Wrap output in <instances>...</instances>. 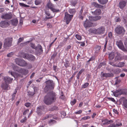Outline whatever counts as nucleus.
Segmentation results:
<instances>
[{"instance_id":"nucleus-1","label":"nucleus","mask_w":127,"mask_h":127,"mask_svg":"<svg viewBox=\"0 0 127 127\" xmlns=\"http://www.w3.org/2000/svg\"><path fill=\"white\" fill-rule=\"evenodd\" d=\"M56 99V93L51 91L48 93L44 96L43 101L46 104L49 105H51L55 102Z\"/></svg>"},{"instance_id":"nucleus-2","label":"nucleus","mask_w":127,"mask_h":127,"mask_svg":"<svg viewBox=\"0 0 127 127\" xmlns=\"http://www.w3.org/2000/svg\"><path fill=\"white\" fill-rule=\"evenodd\" d=\"M45 83L46 84V86L44 89L45 92H46L49 90H53L54 89V83L52 80H49L46 81Z\"/></svg>"},{"instance_id":"nucleus-3","label":"nucleus","mask_w":127,"mask_h":127,"mask_svg":"<svg viewBox=\"0 0 127 127\" xmlns=\"http://www.w3.org/2000/svg\"><path fill=\"white\" fill-rule=\"evenodd\" d=\"M90 31L92 33L96 34H101L104 33L105 31V28L104 27L102 26L96 29H90Z\"/></svg>"},{"instance_id":"nucleus-4","label":"nucleus","mask_w":127,"mask_h":127,"mask_svg":"<svg viewBox=\"0 0 127 127\" xmlns=\"http://www.w3.org/2000/svg\"><path fill=\"white\" fill-rule=\"evenodd\" d=\"M115 31L118 34L123 35L125 33V30L124 28L120 26H118L115 29Z\"/></svg>"},{"instance_id":"nucleus-5","label":"nucleus","mask_w":127,"mask_h":127,"mask_svg":"<svg viewBox=\"0 0 127 127\" xmlns=\"http://www.w3.org/2000/svg\"><path fill=\"white\" fill-rule=\"evenodd\" d=\"M46 6L49 9H51L53 12H58L60 11L59 9H56L54 8V5L53 4L50 0L47 2Z\"/></svg>"},{"instance_id":"nucleus-6","label":"nucleus","mask_w":127,"mask_h":127,"mask_svg":"<svg viewBox=\"0 0 127 127\" xmlns=\"http://www.w3.org/2000/svg\"><path fill=\"white\" fill-rule=\"evenodd\" d=\"M73 17V15H70L67 12L65 13L64 20L66 21V24H68Z\"/></svg>"},{"instance_id":"nucleus-7","label":"nucleus","mask_w":127,"mask_h":127,"mask_svg":"<svg viewBox=\"0 0 127 127\" xmlns=\"http://www.w3.org/2000/svg\"><path fill=\"white\" fill-rule=\"evenodd\" d=\"M12 38H7L5 40V41L4 44V47H9L11 45V42Z\"/></svg>"},{"instance_id":"nucleus-8","label":"nucleus","mask_w":127,"mask_h":127,"mask_svg":"<svg viewBox=\"0 0 127 127\" xmlns=\"http://www.w3.org/2000/svg\"><path fill=\"white\" fill-rule=\"evenodd\" d=\"M23 57L28 60L32 61H34L35 59V57L32 55L28 54L23 53Z\"/></svg>"},{"instance_id":"nucleus-9","label":"nucleus","mask_w":127,"mask_h":127,"mask_svg":"<svg viewBox=\"0 0 127 127\" xmlns=\"http://www.w3.org/2000/svg\"><path fill=\"white\" fill-rule=\"evenodd\" d=\"M116 44L118 47L123 51L124 52H127V50L125 48L121 41H117L116 42Z\"/></svg>"},{"instance_id":"nucleus-10","label":"nucleus","mask_w":127,"mask_h":127,"mask_svg":"<svg viewBox=\"0 0 127 127\" xmlns=\"http://www.w3.org/2000/svg\"><path fill=\"white\" fill-rule=\"evenodd\" d=\"M12 14L11 13L3 14L1 17V18L5 19H10L12 17Z\"/></svg>"},{"instance_id":"nucleus-11","label":"nucleus","mask_w":127,"mask_h":127,"mask_svg":"<svg viewBox=\"0 0 127 127\" xmlns=\"http://www.w3.org/2000/svg\"><path fill=\"white\" fill-rule=\"evenodd\" d=\"M36 48L35 53L37 54L40 55L42 54L43 52L42 46L39 44H38Z\"/></svg>"},{"instance_id":"nucleus-12","label":"nucleus","mask_w":127,"mask_h":127,"mask_svg":"<svg viewBox=\"0 0 127 127\" xmlns=\"http://www.w3.org/2000/svg\"><path fill=\"white\" fill-rule=\"evenodd\" d=\"M44 107L43 106H40L37 107L36 110L37 114L39 115H41L43 114L42 111H44Z\"/></svg>"},{"instance_id":"nucleus-13","label":"nucleus","mask_w":127,"mask_h":127,"mask_svg":"<svg viewBox=\"0 0 127 127\" xmlns=\"http://www.w3.org/2000/svg\"><path fill=\"white\" fill-rule=\"evenodd\" d=\"M28 70L23 69H20V73L19 74H18V77H22V76L21 75L20 73H21L22 74H24L25 75H26L28 73Z\"/></svg>"},{"instance_id":"nucleus-14","label":"nucleus","mask_w":127,"mask_h":127,"mask_svg":"<svg viewBox=\"0 0 127 127\" xmlns=\"http://www.w3.org/2000/svg\"><path fill=\"white\" fill-rule=\"evenodd\" d=\"M101 77H105L106 78H108L111 77H113V74L112 73H104L103 72L101 73Z\"/></svg>"},{"instance_id":"nucleus-15","label":"nucleus","mask_w":127,"mask_h":127,"mask_svg":"<svg viewBox=\"0 0 127 127\" xmlns=\"http://www.w3.org/2000/svg\"><path fill=\"white\" fill-rule=\"evenodd\" d=\"M126 1L123 0H122L120 2L119 6L120 9H123L126 6Z\"/></svg>"},{"instance_id":"nucleus-16","label":"nucleus","mask_w":127,"mask_h":127,"mask_svg":"<svg viewBox=\"0 0 127 127\" xmlns=\"http://www.w3.org/2000/svg\"><path fill=\"white\" fill-rule=\"evenodd\" d=\"M1 87L2 89L5 90H7L10 88L9 85L6 83H2L1 85Z\"/></svg>"},{"instance_id":"nucleus-17","label":"nucleus","mask_w":127,"mask_h":127,"mask_svg":"<svg viewBox=\"0 0 127 127\" xmlns=\"http://www.w3.org/2000/svg\"><path fill=\"white\" fill-rule=\"evenodd\" d=\"M93 23L88 20H87L84 22V26L86 28L87 27H90L92 26Z\"/></svg>"},{"instance_id":"nucleus-18","label":"nucleus","mask_w":127,"mask_h":127,"mask_svg":"<svg viewBox=\"0 0 127 127\" xmlns=\"http://www.w3.org/2000/svg\"><path fill=\"white\" fill-rule=\"evenodd\" d=\"M8 23L5 21H1L0 23V26L2 28H5L8 26Z\"/></svg>"},{"instance_id":"nucleus-19","label":"nucleus","mask_w":127,"mask_h":127,"mask_svg":"<svg viewBox=\"0 0 127 127\" xmlns=\"http://www.w3.org/2000/svg\"><path fill=\"white\" fill-rule=\"evenodd\" d=\"M113 93L114 96L116 97H117L119 96L122 95V93H121V89H120L117 90L113 92Z\"/></svg>"},{"instance_id":"nucleus-20","label":"nucleus","mask_w":127,"mask_h":127,"mask_svg":"<svg viewBox=\"0 0 127 127\" xmlns=\"http://www.w3.org/2000/svg\"><path fill=\"white\" fill-rule=\"evenodd\" d=\"M13 79L8 76H5L4 77V80L6 83H11Z\"/></svg>"},{"instance_id":"nucleus-21","label":"nucleus","mask_w":127,"mask_h":127,"mask_svg":"<svg viewBox=\"0 0 127 127\" xmlns=\"http://www.w3.org/2000/svg\"><path fill=\"white\" fill-rule=\"evenodd\" d=\"M122 59V57L121 54L119 53H117V55L114 58L115 61H120Z\"/></svg>"},{"instance_id":"nucleus-22","label":"nucleus","mask_w":127,"mask_h":127,"mask_svg":"<svg viewBox=\"0 0 127 127\" xmlns=\"http://www.w3.org/2000/svg\"><path fill=\"white\" fill-rule=\"evenodd\" d=\"M92 13L94 15H99L101 14V10L99 9H97L94 11H92Z\"/></svg>"},{"instance_id":"nucleus-23","label":"nucleus","mask_w":127,"mask_h":127,"mask_svg":"<svg viewBox=\"0 0 127 127\" xmlns=\"http://www.w3.org/2000/svg\"><path fill=\"white\" fill-rule=\"evenodd\" d=\"M102 122L104 123L103 124V125H105L106 124L108 125L110 123H112L113 122V121L111 120H108V119H105Z\"/></svg>"},{"instance_id":"nucleus-24","label":"nucleus","mask_w":127,"mask_h":127,"mask_svg":"<svg viewBox=\"0 0 127 127\" xmlns=\"http://www.w3.org/2000/svg\"><path fill=\"white\" fill-rule=\"evenodd\" d=\"M122 125V123H118L116 124H110L108 127H118L120 126H121Z\"/></svg>"},{"instance_id":"nucleus-25","label":"nucleus","mask_w":127,"mask_h":127,"mask_svg":"<svg viewBox=\"0 0 127 127\" xmlns=\"http://www.w3.org/2000/svg\"><path fill=\"white\" fill-rule=\"evenodd\" d=\"M92 5H93L95 7L97 8H101L103 7V6L95 2H93L92 3Z\"/></svg>"},{"instance_id":"nucleus-26","label":"nucleus","mask_w":127,"mask_h":127,"mask_svg":"<svg viewBox=\"0 0 127 127\" xmlns=\"http://www.w3.org/2000/svg\"><path fill=\"white\" fill-rule=\"evenodd\" d=\"M12 25L13 26H17L18 23V21L17 19H14L11 20Z\"/></svg>"},{"instance_id":"nucleus-27","label":"nucleus","mask_w":127,"mask_h":127,"mask_svg":"<svg viewBox=\"0 0 127 127\" xmlns=\"http://www.w3.org/2000/svg\"><path fill=\"white\" fill-rule=\"evenodd\" d=\"M68 12L71 15H73L76 12V11L75 9H70V8L68 10Z\"/></svg>"},{"instance_id":"nucleus-28","label":"nucleus","mask_w":127,"mask_h":127,"mask_svg":"<svg viewBox=\"0 0 127 127\" xmlns=\"http://www.w3.org/2000/svg\"><path fill=\"white\" fill-rule=\"evenodd\" d=\"M27 65V64L25 61L21 59L19 65L21 66H25Z\"/></svg>"},{"instance_id":"nucleus-29","label":"nucleus","mask_w":127,"mask_h":127,"mask_svg":"<svg viewBox=\"0 0 127 127\" xmlns=\"http://www.w3.org/2000/svg\"><path fill=\"white\" fill-rule=\"evenodd\" d=\"M125 64V63L124 62H120L117 65V67H123Z\"/></svg>"},{"instance_id":"nucleus-30","label":"nucleus","mask_w":127,"mask_h":127,"mask_svg":"<svg viewBox=\"0 0 127 127\" xmlns=\"http://www.w3.org/2000/svg\"><path fill=\"white\" fill-rule=\"evenodd\" d=\"M21 69L18 67L15 66H14L13 67V69L14 71H17L19 72H20V70Z\"/></svg>"},{"instance_id":"nucleus-31","label":"nucleus","mask_w":127,"mask_h":127,"mask_svg":"<svg viewBox=\"0 0 127 127\" xmlns=\"http://www.w3.org/2000/svg\"><path fill=\"white\" fill-rule=\"evenodd\" d=\"M121 93L122 94L127 95V90L126 89H121Z\"/></svg>"},{"instance_id":"nucleus-32","label":"nucleus","mask_w":127,"mask_h":127,"mask_svg":"<svg viewBox=\"0 0 127 127\" xmlns=\"http://www.w3.org/2000/svg\"><path fill=\"white\" fill-rule=\"evenodd\" d=\"M100 49V46L98 45H97L95 47V52L96 53H98Z\"/></svg>"},{"instance_id":"nucleus-33","label":"nucleus","mask_w":127,"mask_h":127,"mask_svg":"<svg viewBox=\"0 0 127 127\" xmlns=\"http://www.w3.org/2000/svg\"><path fill=\"white\" fill-rule=\"evenodd\" d=\"M99 2L101 4H104L108 1V0H98Z\"/></svg>"},{"instance_id":"nucleus-34","label":"nucleus","mask_w":127,"mask_h":127,"mask_svg":"<svg viewBox=\"0 0 127 127\" xmlns=\"http://www.w3.org/2000/svg\"><path fill=\"white\" fill-rule=\"evenodd\" d=\"M114 54H109V59L110 60H112L114 58Z\"/></svg>"},{"instance_id":"nucleus-35","label":"nucleus","mask_w":127,"mask_h":127,"mask_svg":"<svg viewBox=\"0 0 127 127\" xmlns=\"http://www.w3.org/2000/svg\"><path fill=\"white\" fill-rule=\"evenodd\" d=\"M21 60V59L16 58L15 60V62L18 65H19L20 63Z\"/></svg>"},{"instance_id":"nucleus-36","label":"nucleus","mask_w":127,"mask_h":127,"mask_svg":"<svg viewBox=\"0 0 127 127\" xmlns=\"http://www.w3.org/2000/svg\"><path fill=\"white\" fill-rule=\"evenodd\" d=\"M41 2V0H35V3L36 5L40 4Z\"/></svg>"},{"instance_id":"nucleus-37","label":"nucleus","mask_w":127,"mask_h":127,"mask_svg":"<svg viewBox=\"0 0 127 127\" xmlns=\"http://www.w3.org/2000/svg\"><path fill=\"white\" fill-rule=\"evenodd\" d=\"M76 38L79 40H81L82 39L81 36L78 34H76L75 35Z\"/></svg>"},{"instance_id":"nucleus-38","label":"nucleus","mask_w":127,"mask_h":127,"mask_svg":"<svg viewBox=\"0 0 127 127\" xmlns=\"http://www.w3.org/2000/svg\"><path fill=\"white\" fill-rule=\"evenodd\" d=\"M69 62L66 60H65V63L64 64V66L66 67H67L69 66Z\"/></svg>"},{"instance_id":"nucleus-39","label":"nucleus","mask_w":127,"mask_h":127,"mask_svg":"<svg viewBox=\"0 0 127 127\" xmlns=\"http://www.w3.org/2000/svg\"><path fill=\"white\" fill-rule=\"evenodd\" d=\"M71 4L72 6H75L77 3L76 0L72 1L71 2Z\"/></svg>"},{"instance_id":"nucleus-40","label":"nucleus","mask_w":127,"mask_h":127,"mask_svg":"<svg viewBox=\"0 0 127 127\" xmlns=\"http://www.w3.org/2000/svg\"><path fill=\"white\" fill-rule=\"evenodd\" d=\"M19 4L21 6L25 7H29L30 6L29 5H26L23 3H20Z\"/></svg>"},{"instance_id":"nucleus-41","label":"nucleus","mask_w":127,"mask_h":127,"mask_svg":"<svg viewBox=\"0 0 127 127\" xmlns=\"http://www.w3.org/2000/svg\"><path fill=\"white\" fill-rule=\"evenodd\" d=\"M95 21L100 19L101 18V17L99 16H95Z\"/></svg>"},{"instance_id":"nucleus-42","label":"nucleus","mask_w":127,"mask_h":127,"mask_svg":"<svg viewBox=\"0 0 127 127\" xmlns=\"http://www.w3.org/2000/svg\"><path fill=\"white\" fill-rule=\"evenodd\" d=\"M30 46L32 49H35L36 47L35 46V44L33 43H31L30 44Z\"/></svg>"},{"instance_id":"nucleus-43","label":"nucleus","mask_w":127,"mask_h":127,"mask_svg":"<svg viewBox=\"0 0 127 127\" xmlns=\"http://www.w3.org/2000/svg\"><path fill=\"white\" fill-rule=\"evenodd\" d=\"M106 63L105 62H102L100 63L98 66V68H100L102 65H105Z\"/></svg>"},{"instance_id":"nucleus-44","label":"nucleus","mask_w":127,"mask_h":127,"mask_svg":"<svg viewBox=\"0 0 127 127\" xmlns=\"http://www.w3.org/2000/svg\"><path fill=\"white\" fill-rule=\"evenodd\" d=\"M57 109L58 108L57 107L55 106H54L51 108H50L49 110L50 111H53L54 110H57Z\"/></svg>"},{"instance_id":"nucleus-45","label":"nucleus","mask_w":127,"mask_h":127,"mask_svg":"<svg viewBox=\"0 0 127 127\" xmlns=\"http://www.w3.org/2000/svg\"><path fill=\"white\" fill-rule=\"evenodd\" d=\"M28 95H30V96H33L35 94L34 92L29 91L28 92Z\"/></svg>"},{"instance_id":"nucleus-46","label":"nucleus","mask_w":127,"mask_h":127,"mask_svg":"<svg viewBox=\"0 0 127 127\" xmlns=\"http://www.w3.org/2000/svg\"><path fill=\"white\" fill-rule=\"evenodd\" d=\"M27 120V118L26 117H25L23 119L21 120L20 122L23 123H25L26 122Z\"/></svg>"},{"instance_id":"nucleus-47","label":"nucleus","mask_w":127,"mask_h":127,"mask_svg":"<svg viewBox=\"0 0 127 127\" xmlns=\"http://www.w3.org/2000/svg\"><path fill=\"white\" fill-rule=\"evenodd\" d=\"M95 17L89 16V20L91 21H95Z\"/></svg>"},{"instance_id":"nucleus-48","label":"nucleus","mask_w":127,"mask_h":127,"mask_svg":"<svg viewBox=\"0 0 127 127\" xmlns=\"http://www.w3.org/2000/svg\"><path fill=\"white\" fill-rule=\"evenodd\" d=\"M76 101V99H74L73 100L71 101L70 102L71 104V105H73L74 104Z\"/></svg>"},{"instance_id":"nucleus-49","label":"nucleus","mask_w":127,"mask_h":127,"mask_svg":"<svg viewBox=\"0 0 127 127\" xmlns=\"http://www.w3.org/2000/svg\"><path fill=\"white\" fill-rule=\"evenodd\" d=\"M107 99L113 102H116L115 100L112 97H108Z\"/></svg>"},{"instance_id":"nucleus-50","label":"nucleus","mask_w":127,"mask_h":127,"mask_svg":"<svg viewBox=\"0 0 127 127\" xmlns=\"http://www.w3.org/2000/svg\"><path fill=\"white\" fill-rule=\"evenodd\" d=\"M24 40V38L23 37L19 38L18 40V43H19L22 41Z\"/></svg>"},{"instance_id":"nucleus-51","label":"nucleus","mask_w":127,"mask_h":127,"mask_svg":"<svg viewBox=\"0 0 127 127\" xmlns=\"http://www.w3.org/2000/svg\"><path fill=\"white\" fill-rule=\"evenodd\" d=\"M89 84L88 83H86L84 84L83 86V87L84 88H85L87 87L89 85Z\"/></svg>"},{"instance_id":"nucleus-52","label":"nucleus","mask_w":127,"mask_h":127,"mask_svg":"<svg viewBox=\"0 0 127 127\" xmlns=\"http://www.w3.org/2000/svg\"><path fill=\"white\" fill-rule=\"evenodd\" d=\"M54 17V16H51L50 17H48L46 16L45 18L44 19V20L46 21L47 19H51L53 17Z\"/></svg>"},{"instance_id":"nucleus-53","label":"nucleus","mask_w":127,"mask_h":127,"mask_svg":"<svg viewBox=\"0 0 127 127\" xmlns=\"http://www.w3.org/2000/svg\"><path fill=\"white\" fill-rule=\"evenodd\" d=\"M14 53L13 52H11L7 54V56L8 57H11L12 55Z\"/></svg>"},{"instance_id":"nucleus-54","label":"nucleus","mask_w":127,"mask_h":127,"mask_svg":"<svg viewBox=\"0 0 127 127\" xmlns=\"http://www.w3.org/2000/svg\"><path fill=\"white\" fill-rule=\"evenodd\" d=\"M91 117L89 116H87L83 117L82 119L84 120H87L88 119H89Z\"/></svg>"},{"instance_id":"nucleus-55","label":"nucleus","mask_w":127,"mask_h":127,"mask_svg":"<svg viewBox=\"0 0 127 127\" xmlns=\"http://www.w3.org/2000/svg\"><path fill=\"white\" fill-rule=\"evenodd\" d=\"M115 19V21L116 22H119L121 21V19L119 17H116Z\"/></svg>"},{"instance_id":"nucleus-56","label":"nucleus","mask_w":127,"mask_h":127,"mask_svg":"<svg viewBox=\"0 0 127 127\" xmlns=\"http://www.w3.org/2000/svg\"><path fill=\"white\" fill-rule=\"evenodd\" d=\"M123 105L125 107L127 108V100L124 101L123 102Z\"/></svg>"},{"instance_id":"nucleus-57","label":"nucleus","mask_w":127,"mask_h":127,"mask_svg":"<svg viewBox=\"0 0 127 127\" xmlns=\"http://www.w3.org/2000/svg\"><path fill=\"white\" fill-rule=\"evenodd\" d=\"M31 104L30 102H27L25 104V105L27 107H29L31 105Z\"/></svg>"},{"instance_id":"nucleus-58","label":"nucleus","mask_w":127,"mask_h":127,"mask_svg":"<svg viewBox=\"0 0 127 127\" xmlns=\"http://www.w3.org/2000/svg\"><path fill=\"white\" fill-rule=\"evenodd\" d=\"M49 123H56V121L55 120H51L49 121Z\"/></svg>"},{"instance_id":"nucleus-59","label":"nucleus","mask_w":127,"mask_h":127,"mask_svg":"<svg viewBox=\"0 0 127 127\" xmlns=\"http://www.w3.org/2000/svg\"><path fill=\"white\" fill-rule=\"evenodd\" d=\"M64 44L63 42L60 43L58 47H59V48H61L63 46Z\"/></svg>"},{"instance_id":"nucleus-60","label":"nucleus","mask_w":127,"mask_h":127,"mask_svg":"<svg viewBox=\"0 0 127 127\" xmlns=\"http://www.w3.org/2000/svg\"><path fill=\"white\" fill-rule=\"evenodd\" d=\"M45 14L48 16H50V14L49 11H45Z\"/></svg>"},{"instance_id":"nucleus-61","label":"nucleus","mask_w":127,"mask_h":127,"mask_svg":"<svg viewBox=\"0 0 127 127\" xmlns=\"http://www.w3.org/2000/svg\"><path fill=\"white\" fill-rule=\"evenodd\" d=\"M109 64L113 66L117 67V65L114 64L113 62H110L109 63Z\"/></svg>"},{"instance_id":"nucleus-62","label":"nucleus","mask_w":127,"mask_h":127,"mask_svg":"<svg viewBox=\"0 0 127 127\" xmlns=\"http://www.w3.org/2000/svg\"><path fill=\"white\" fill-rule=\"evenodd\" d=\"M9 73H10V74H11V75L14 77H15L14 76V74H15V73H14V72H12V71H11V72H10V71H9V72H8Z\"/></svg>"},{"instance_id":"nucleus-63","label":"nucleus","mask_w":127,"mask_h":127,"mask_svg":"<svg viewBox=\"0 0 127 127\" xmlns=\"http://www.w3.org/2000/svg\"><path fill=\"white\" fill-rule=\"evenodd\" d=\"M85 70V69L84 68H82V69L80 70V71L79 72V73H80L81 74L83 72V71H84Z\"/></svg>"},{"instance_id":"nucleus-64","label":"nucleus","mask_w":127,"mask_h":127,"mask_svg":"<svg viewBox=\"0 0 127 127\" xmlns=\"http://www.w3.org/2000/svg\"><path fill=\"white\" fill-rule=\"evenodd\" d=\"M108 36L110 38H111L112 36V33L111 32H109L108 34Z\"/></svg>"}]
</instances>
